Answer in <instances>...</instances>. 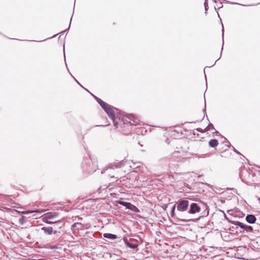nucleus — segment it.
<instances>
[{"label":"nucleus","mask_w":260,"mask_h":260,"mask_svg":"<svg viewBox=\"0 0 260 260\" xmlns=\"http://www.w3.org/2000/svg\"><path fill=\"white\" fill-rule=\"evenodd\" d=\"M94 98L98 104H99L102 109L107 114L109 118L113 121L115 128H117L118 127V122L116 121V119L118 116H116L113 109L118 113L120 111L119 110L116 108H113L112 106L96 96H94Z\"/></svg>","instance_id":"1"},{"label":"nucleus","mask_w":260,"mask_h":260,"mask_svg":"<svg viewBox=\"0 0 260 260\" xmlns=\"http://www.w3.org/2000/svg\"><path fill=\"white\" fill-rule=\"evenodd\" d=\"M189 210L188 213L190 214H194L197 213L201 212L202 209H204V212L207 211L206 213H204L203 216H208L209 212V208L206 204L203 203H189Z\"/></svg>","instance_id":"2"},{"label":"nucleus","mask_w":260,"mask_h":260,"mask_svg":"<svg viewBox=\"0 0 260 260\" xmlns=\"http://www.w3.org/2000/svg\"><path fill=\"white\" fill-rule=\"evenodd\" d=\"M229 222L231 224L236 226V228H240L241 229L243 230L242 231H240L241 233L244 232L245 231L247 233H251L253 231V228L252 226L247 225L239 221H234L229 219Z\"/></svg>","instance_id":"3"},{"label":"nucleus","mask_w":260,"mask_h":260,"mask_svg":"<svg viewBox=\"0 0 260 260\" xmlns=\"http://www.w3.org/2000/svg\"><path fill=\"white\" fill-rule=\"evenodd\" d=\"M177 211L178 212H185L189 208V201L184 199H179L176 202Z\"/></svg>","instance_id":"4"},{"label":"nucleus","mask_w":260,"mask_h":260,"mask_svg":"<svg viewBox=\"0 0 260 260\" xmlns=\"http://www.w3.org/2000/svg\"><path fill=\"white\" fill-rule=\"evenodd\" d=\"M123 166V161L121 160L118 162H115L109 164L107 167L101 171L102 174L106 173L109 170H114L116 168H121Z\"/></svg>","instance_id":"5"},{"label":"nucleus","mask_w":260,"mask_h":260,"mask_svg":"<svg viewBox=\"0 0 260 260\" xmlns=\"http://www.w3.org/2000/svg\"><path fill=\"white\" fill-rule=\"evenodd\" d=\"M84 164L86 165L85 169L88 171L89 173H92L96 171L97 167L96 162H93L91 159L90 160L85 161Z\"/></svg>","instance_id":"6"},{"label":"nucleus","mask_w":260,"mask_h":260,"mask_svg":"<svg viewBox=\"0 0 260 260\" xmlns=\"http://www.w3.org/2000/svg\"><path fill=\"white\" fill-rule=\"evenodd\" d=\"M41 230L43 231L46 235H51L52 234L56 235L57 233H59L56 230H53V227L51 226H43L41 228Z\"/></svg>","instance_id":"7"},{"label":"nucleus","mask_w":260,"mask_h":260,"mask_svg":"<svg viewBox=\"0 0 260 260\" xmlns=\"http://www.w3.org/2000/svg\"><path fill=\"white\" fill-rule=\"evenodd\" d=\"M119 121L118 122V124H119V123L120 124H122L123 125H131V115L129 114L128 116H126L125 117L118 118Z\"/></svg>","instance_id":"8"},{"label":"nucleus","mask_w":260,"mask_h":260,"mask_svg":"<svg viewBox=\"0 0 260 260\" xmlns=\"http://www.w3.org/2000/svg\"><path fill=\"white\" fill-rule=\"evenodd\" d=\"M245 220L249 224L257 223V218L253 214H248L246 216Z\"/></svg>","instance_id":"9"},{"label":"nucleus","mask_w":260,"mask_h":260,"mask_svg":"<svg viewBox=\"0 0 260 260\" xmlns=\"http://www.w3.org/2000/svg\"><path fill=\"white\" fill-rule=\"evenodd\" d=\"M176 209H177V206H176V204L175 203L173 206V207H172L171 210V217L172 218H176L179 219V220L183 221V222H188V221H189V219H180L179 218L176 217V214H175V210H176Z\"/></svg>","instance_id":"10"},{"label":"nucleus","mask_w":260,"mask_h":260,"mask_svg":"<svg viewBox=\"0 0 260 260\" xmlns=\"http://www.w3.org/2000/svg\"><path fill=\"white\" fill-rule=\"evenodd\" d=\"M124 244L125 245L133 249H137L138 247V244L137 243H133L130 242L127 238H124L123 239Z\"/></svg>","instance_id":"11"},{"label":"nucleus","mask_w":260,"mask_h":260,"mask_svg":"<svg viewBox=\"0 0 260 260\" xmlns=\"http://www.w3.org/2000/svg\"><path fill=\"white\" fill-rule=\"evenodd\" d=\"M73 230H83L84 229V225L80 222H75L71 226Z\"/></svg>","instance_id":"12"},{"label":"nucleus","mask_w":260,"mask_h":260,"mask_svg":"<svg viewBox=\"0 0 260 260\" xmlns=\"http://www.w3.org/2000/svg\"><path fill=\"white\" fill-rule=\"evenodd\" d=\"M212 129L215 130L214 133L217 134V135H220L222 138H223L224 140H226V138L223 136H222L216 130H215L214 125L211 123H209L208 125L205 128V131L207 132L210 131Z\"/></svg>","instance_id":"13"},{"label":"nucleus","mask_w":260,"mask_h":260,"mask_svg":"<svg viewBox=\"0 0 260 260\" xmlns=\"http://www.w3.org/2000/svg\"><path fill=\"white\" fill-rule=\"evenodd\" d=\"M58 215V213L56 212H49L44 214L45 215V218L48 219H52L56 216H57Z\"/></svg>","instance_id":"14"},{"label":"nucleus","mask_w":260,"mask_h":260,"mask_svg":"<svg viewBox=\"0 0 260 260\" xmlns=\"http://www.w3.org/2000/svg\"><path fill=\"white\" fill-rule=\"evenodd\" d=\"M117 203L118 204L125 207L126 209H129V210L131 208V205L132 204V203H129V202H127L120 201V200L117 201Z\"/></svg>","instance_id":"15"},{"label":"nucleus","mask_w":260,"mask_h":260,"mask_svg":"<svg viewBox=\"0 0 260 260\" xmlns=\"http://www.w3.org/2000/svg\"><path fill=\"white\" fill-rule=\"evenodd\" d=\"M103 236L104 238L110 240H115L117 238V236L116 235L113 234L111 233H104L103 234Z\"/></svg>","instance_id":"16"},{"label":"nucleus","mask_w":260,"mask_h":260,"mask_svg":"<svg viewBox=\"0 0 260 260\" xmlns=\"http://www.w3.org/2000/svg\"><path fill=\"white\" fill-rule=\"evenodd\" d=\"M209 146L212 148H215L218 145V141L217 139H211L209 141Z\"/></svg>","instance_id":"17"},{"label":"nucleus","mask_w":260,"mask_h":260,"mask_svg":"<svg viewBox=\"0 0 260 260\" xmlns=\"http://www.w3.org/2000/svg\"><path fill=\"white\" fill-rule=\"evenodd\" d=\"M52 224L53 225V226L52 227H53V230H56L57 228H60L63 224H62V222L61 221L58 220V221L53 222Z\"/></svg>","instance_id":"18"},{"label":"nucleus","mask_w":260,"mask_h":260,"mask_svg":"<svg viewBox=\"0 0 260 260\" xmlns=\"http://www.w3.org/2000/svg\"><path fill=\"white\" fill-rule=\"evenodd\" d=\"M131 125L130 126H136L139 124V120L135 118L133 115H131Z\"/></svg>","instance_id":"19"},{"label":"nucleus","mask_w":260,"mask_h":260,"mask_svg":"<svg viewBox=\"0 0 260 260\" xmlns=\"http://www.w3.org/2000/svg\"><path fill=\"white\" fill-rule=\"evenodd\" d=\"M172 135L175 137H179L182 135V133H180L178 131L174 129L172 131Z\"/></svg>","instance_id":"20"},{"label":"nucleus","mask_w":260,"mask_h":260,"mask_svg":"<svg viewBox=\"0 0 260 260\" xmlns=\"http://www.w3.org/2000/svg\"><path fill=\"white\" fill-rule=\"evenodd\" d=\"M129 210L136 213L140 212V210L135 205L133 204H132L131 208H130Z\"/></svg>","instance_id":"21"},{"label":"nucleus","mask_w":260,"mask_h":260,"mask_svg":"<svg viewBox=\"0 0 260 260\" xmlns=\"http://www.w3.org/2000/svg\"><path fill=\"white\" fill-rule=\"evenodd\" d=\"M222 47L221 49L220 57L221 56V53H222V51L223 50V44H224V41H223L224 28H223V25L222 23Z\"/></svg>","instance_id":"22"},{"label":"nucleus","mask_w":260,"mask_h":260,"mask_svg":"<svg viewBox=\"0 0 260 260\" xmlns=\"http://www.w3.org/2000/svg\"><path fill=\"white\" fill-rule=\"evenodd\" d=\"M49 219H48V218L47 219V218H45V215H43V217L42 220H43L44 222H45V223H46L50 224H52L53 223V221H50V220H49Z\"/></svg>","instance_id":"23"},{"label":"nucleus","mask_w":260,"mask_h":260,"mask_svg":"<svg viewBox=\"0 0 260 260\" xmlns=\"http://www.w3.org/2000/svg\"><path fill=\"white\" fill-rule=\"evenodd\" d=\"M24 221H25V217L24 216H22L21 217H20L19 219V223L21 225H23L24 224Z\"/></svg>","instance_id":"24"},{"label":"nucleus","mask_w":260,"mask_h":260,"mask_svg":"<svg viewBox=\"0 0 260 260\" xmlns=\"http://www.w3.org/2000/svg\"><path fill=\"white\" fill-rule=\"evenodd\" d=\"M194 130H196L197 132H199L201 133H204L205 132H207L206 131H205V128L203 129L201 128H197Z\"/></svg>","instance_id":"25"},{"label":"nucleus","mask_w":260,"mask_h":260,"mask_svg":"<svg viewBox=\"0 0 260 260\" xmlns=\"http://www.w3.org/2000/svg\"><path fill=\"white\" fill-rule=\"evenodd\" d=\"M72 20V17H71V19H70V24H69V26L68 28L67 29H65L64 30H63V31H61V32H60V34H63L64 32H66V31H67V32H68V30H69V29H70V26H71V23Z\"/></svg>","instance_id":"26"},{"label":"nucleus","mask_w":260,"mask_h":260,"mask_svg":"<svg viewBox=\"0 0 260 260\" xmlns=\"http://www.w3.org/2000/svg\"><path fill=\"white\" fill-rule=\"evenodd\" d=\"M46 210H39V209H36L34 210V213H38L40 214H41L43 212H44Z\"/></svg>","instance_id":"27"},{"label":"nucleus","mask_w":260,"mask_h":260,"mask_svg":"<svg viewBox=\"0 0 260 260\" xmlns=\"http://www.w3.org/2000/svg\"><path fill=\"white\" fill-rule=\"evenodd\" d=\"M32 213H34V210H27L23 212L24 214H29Z\"/></svg>","instance_id":"28"},{"label":"nucleus","mask_w":260,"mask_h":260,"mask_svg":"<svg viewBox=\"0 0 260 260\" xmlns=\"http://www.w3.org/2000/svg\"><path fill=\"white\" fill-rule=\"evenodd\" d=\"M204 100H205V108L203 110V112H204V117H203V119L204 118L205 115H206V103L205 97V96H204Z\"/></svg>","instance_id":"29"},{"label":"nucleus","mask_w":260,"mask_h":260,"mask_svg":"<svg viewBox=\"0 0 260 260\" xmlns=\"http://www.w3.org/2000/svg\"><path fill=\"white\" fill-rule=\"evenodd\" d=\"M219 58H220V57L218 59H217L212 65H211L210 67H208L209 68V67H211L214 66L215 64L216 61H218L219 59ZM207 67H206V68ZM205 68H206V67ZM205 69H204V74H205V77H206V74H205Z\"/></svg>","instance_id":"30"},{"label":"nucleus","mask_w":260,"mask_h":260,"mask_svg":"<svg viewBox=\"0 0 260 260\" xmlns=\"http://www.w3.org/2000/svg\"><path fill=\"white\" fill-rule=\"evenodd\" d=\"M233 150H234V151L236 153H237V154H239V155H242V154H241L239 151H238V150H236V149L234 147H233Z\"/></svg>","instance_id":"31"},{"label":"nucleus","mask_w":260,"mask_h":260,"mask_svg":"<svg viewBox=\"0 0 260 260\" xmlns=\"http://www.w3.org/2000/svg\"><path fill=\"white\" fill-rule=\"evenodd\" d=\"M217 6L218 7V9H220L222 8L223 5L221 2H220L218 4H217Z\"/></svg>","instance_id":"32"},{"label":"nucleus","mask_w":260,"mask_h":260,"mask_svg":"<svg viewBox=\"0 0 260 260\" xmlns=\"http://www.w3.org/2000/svg\"><path fill=\"white\" fill-rule=\"evenodd\" d=\"M258 219L257 221V224L260 225V213L257 215Z\"/></svg>","instance_id":"33"},{"label":"nucleus","mask_w":260,"mask_h":260,"mask_svg":"<svg viewBox=\"0 0 260 260\" xmlns=\"http://www.w3.org/2000/svg\"><path fill=\"white\" fill-rule=\"evenodd\" d=\"M238 228H236V227H234V226H232L230 228V230H232V231H235V230H236Z\"/></svg>","instance_id":"34"},{"label":"nucleus","mask_w":260,"mask_h":260,"mask_svg":"<svg viewBox=\"0 0 260 260\" xmlns=\"http://www.w3.org/2000/svg\"><path fill=\"white\" fill-rule=\"evenodd\" d=\"M204 7L205 10V14H207V11H208L209 8L208 6H204Z\"/></svg>","instance_id":"35"},{"label":"nucleus","mask_w":260,"mask_h":260,"mask_svg":"<svg viewBox=\"0 0 260 260\" xmlns=\"http://www.w3.org/2000/svg\"><path fill=\"white\" fill-rule=\"evenodd\" d=\"M73 78H74V79L76 80V81L78 83V84L79 85H80L82 87L84 88V87H83V86L80 84V83H79V82H78V81H77V80H76V79L74 77H73Z\"/></svg>","instance_id":"36"},{"label":"nucleus","mask_w":260,"mask_h":260,"mask_svg":"<svg viewBox=\"0 0 260 260\" xmlns=\"http://www.w3.org/2000/svg\"><path fill=\"white\" fill-rule=\"evenodd\" d=\"M204 6H208V1L205 0Z\"/></svg>","instance_id":"37"},{"label":"nucleus","mask_w":260,"mask_h":260,"mask_svg":"<svg viewBox=\"0 0 260 260\" xmlns=\"http://www.w3.org/2000/svg\"><path fill=\"white\" fill-rule=\"evenodd\" d=\"M55 248H56V246H50V247H49V248L51 249H54Z\"/></svg>","instance_id":"38"},{"label":"nucleus","mask_w":260,"mask_h":260,"mask_svg":"<svg viewBox=\"0 0 260 260\" xmlns=\"http://www.w3.org/2000/svg\"><path fill=\"white\" fill-rule=\"evenodd\" d=\"M212 1H213L214 3H217V1H216V0H212Z\"/></svg>","instance_id":"39"},{"label":"nucleus","mask_w":260,"mask_h":260,"mask_svg":"<svg viewBox=\"0 0 260 260\" xmlns=\"http://www.w3.org/2000/svg\"><path fill=\"white\" fill-rule=\"evenodd\" d=\"M111 178L112 179V178H114L115 177L114 176H111Z\"/></svg>","instance_id":"40"},{"label":"nucleus","mask_w":260,"mask_h":260,"mask_svg":"<svg viewBox=\"0 0 260 260\" xmlns=\"http://www.w3.org/2000/svg\"><path fill=\"white\" fill-rule=\"evenodd\" d=\"M242 157H243V158H245V159H247V158H245V157L244 155H242Z\"/></svg>","instance_id":"41"},{"label":"nucleus","mask_w":260,"mask_h":260,"mask_svg":"<svg viewBox=\"0 0 260 260\" xmlns=\"http://www.w3.org/2000/svg\"><path fill=\"white\" fill-rule=\"evenodd\" d=\"M85 89V90H86V91H88V92H89V91H88L87 89H86V88H84Z\"/></svg>","instance_id":"42"},{"label":"nucleus","mask_w":260,"mask_h":260,"mask_svg":"<svg viewBox=\"0 0 260 260\" xmlns=\"http://www.w3.org/2000/svg\"><path fill=\"white\" fill-rule=\"evenodd\" d=\"M227 143H228L229 144H230V142H229V141H227Z\"/></svg>","instance_id":"43"},{"label":"nucleus","mask_w":260,"mask_h":260,"mask_svg":"<svg viewBox=\"0 0 260 260\" xmlns=\"http://www.w3.org/2000/svg\"><path fill=\"white\" fill-rule=\"evenodd\" d=\"M225 219H228V220L229 221V218H227V217H225Z\"/></svg>","instance_id":"44"},{"label":"nucleus","mask_w":260,"mask_h":260,"mask_svg":"<svg viewBox=\"0 0 260 260\" xmlns=\"http://www.w3.org/2000/svg\"><path fill=\"white\" fill-rule=\"evenodd\" d=\"M225 219H228V220L229 221V218H227V217H225Z\"/></svg>","instance_id":"45"},{"label":"nucleus","mask_w":260,"mask_h":260,"mask_svg":"<svg viewBox=\"0 0 260 260\" xmlns=\"http://www.w3.org/2000/svg\"><path fill=\"white\" fill-rule=\"evenodd\" d=\"M63 51H64V52L65 51L64 49H63ZM64 55L65 56V53H64Z\"/></svg>","instance_id":"46"},{"label":"nucleus","mask_w":260,"mask_h":260,"mask_svg":"<svg viewBox=\"0 0 260 260\" xmlns=\"http://www.w3.org/2000/svg\"><path fill=\"white\" fill-rule=\"evenodd\" d=\"M233 4H238L236 3H233Z\"/></svg>","instance_id":"47"}]
</instances>
